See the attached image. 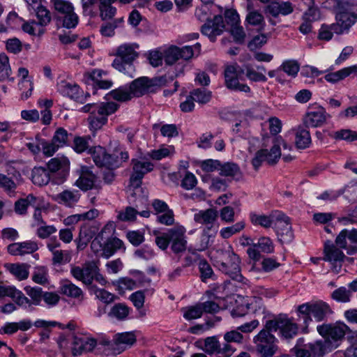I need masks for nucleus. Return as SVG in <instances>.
<instances>
[{
    "label": "nucleus",
    "mask_w": 357,
    "mask_h": 357,
    "mask_svg": "<svg viewBox=\"0 0 357 357\" xmlns=\"http://www.w3.org/2000/svg\"><path fill=\"white\" fill-rule=\"evenodd\" d=\"M194 101L199 104H206L208 102L212 97L211 91L206 89H196L192 90L190 94Z\"/></svg>",
    "instance_id": "nucleus-50"
},
{
    "label": "nucleus",
    "mask_w": 357,
    "mask_h": 357,
    "mask_svg": "<svg viewBox=\"0 0 357 357\" xmlns=\"http://www.w3.org/2000/svg\"><path fill=\"white\" fill-rule=\"evenodd\" d=\"M282 70H283L288 75L291 77H296L299 71L300 66L298 63L294 60L284 61L280 66Z\"/></svg>",
    "instance_id": "nucleus-63"
},
{
    "label": "nucleus",
    "mask_w": 357,
    "mask_h": 357,
    "mask_svg": "<svg viewBox=\"0 0 357 357\" xmlns=\"http://www.w3.org/2000/svg\"><path fill=\"white\" fill-rule=\"evenodd\" d=\"M137 43H124L116 50L112 66L119 72L129 73L133 69V61L139 56Z\"/></svg>",
    "instance_id": "nucleus-3"
},
{
    "label": "nucleus",
    "mask_w": 357,
    "mask_h": 357,
    "mask_svg": "<svg viewBox=\"0 0 357 357\" xmlns=\"http://www.w3.org/2000/svg\"><path fill=\"white\" fill-rule=\"evenodd\" d=\"M91 139L89 136L75 137L73 140V149L77 153H82L86 151H89L91 148L89 141Z\"/></svg>",
    "instance_id": "nucleus-58"
},
{
    "label": "nucleus",
    "mask_w": 357,
    "mask_h": 357,
    "mask_svg": "<svg viewBox=\"0 0 357 357\" xmlns=\"http://www.w3.org/2000/svg\"><path fill=\"white\" fill-rule=\"evenodd\" d=\"M98 265L94 261H87L81 266H74L70 268L71 275L77 280L86 285L91 284L93 276L96 275Z\"/></svg>",
    "instance_id": "nucleus-18"
},
{
    "label": "nucleus",
    "mask_w": 357,
    "mask_h": 357,
    "mask_svg": "<svg viewBox=\"0 0 357 357\" xmlns=\"http://www.w3.org/2000/svg\"><path fill=\"white\" fill-rule=\"evenodd\" d=\"M294 8L290 1H273L266 7L265 11L272 17H278L280 15H288L292 13Z\"/></svg>",
    "instance_id": "nucleus-26"
},
{
    "label": "nucleus",
    "mask_w": 357,
    "mask_h": 357,
    "mask_svg": "<svg viewBox=\"0 0 357 357\" xmlns=\"http://www.w3.org/2000/svg\"><path fill=\"white\" fill-rule=\"evenodd\" d=\"M220 175L225 177H231L238 181L242 178V172L238 165L234 162H225L220 165Z\"/></svg>",
    "instance_id": "nucleus-31"
},
{
    "label": "nucleus",
    "mask_w": 357,
    "mask_h": 357,
    "mask_svg": "<svg viewBox=\"0 0 357 357\" xmlns=\"http://www.w3.org/2000/svg\"><path fill=\"white\" fill-rule=\"evenodd\" d=\"M174 153V147L173 146H162L161 148L153 150L147 153L153 160H160Z\"/></svg>",
    "instance_id": "nucleus-53"
},
{
    "label": "nucleus",
    "mask_w": 357,
    "mask_h": 357,
    "mask_svg": "<svg viewBox=\"0 0 357 357\" xmlns=\"http://www.w3.org/2000/svg\"><path fill=\"white\" fill-rule=\"evenodd\" d=\"M61 292L72 298H78L82 296V290L70 281H66L61 287Z\"/></svg>",
    "instance_id": "nucleus-49"
},
{
    "label": "nucleus",
    "mask_w": 357,
    "mask_h": 357,
    "mask_svg": "<svg viewBox=\"0 0 357 357\" xmlns=\"http://www.w3.org/2000/svg\"><path fill=\"white\" fill-rule=\"evenodd\" d=\"M119 107V105L114 102H100L88 117L89 129L93 132L100 130L107 123L108 116L115 113Z\"/></svg>",
    "instance_id": "nucleus-6"
},
{
    "label": "nucleus",
    "mask_w": 357,
    "mask_h": 357,
    "mask_svg": "<svg viewBox=\"0 0 357 357\" xmlns=\"http://www.w3.org/2000/svg\"><path fill=\"white\" fill-rule=\"evenodd\" d=\"M220 342L215 336L208 337L204 340L203 350L208 355L218 354Z\"/></svg>",
    "instance_id": "nucleus-55"
},
{
    "label": "nucleus",
    "mask_w": 357,
    "mask_h": 357,
    "mask_svg": "<svg viewBox=\"0 0 357 357\" xmlns=\"http://www.w3.org/2000/svg\"><path fill=\"white\" fill-rule=\"evenodd\" d=\"M53 4L55 10L61 15V16L69 13L74 9L73 4L66 0H50Z\"/></svg>",
    "instance_id": "nucleus-61"
},
{
    "label": "nucleus",
    "mask_w": 357,
    "mask_h": 357,
    "mask_svg": "<svg viewBox=\"0 0 357 357\" xmlns=\"http://www.w3.org/2000/svg\"><path fill=\"white\" fill-rule=\"evenodd\" d=\"M74 185L84 192L93 189L98 190L101 189L98 178L86 166L81 167L79 178L74 183Z\"/></svg>",
    "instance_id": "nucleus-15"
},
{
    "label": "nucleus",
    "mask_w": 357,
    "mask_h": 357,
    "mask_svg": "<svg viewBox=\"0 0 357 357\" xmlns=\"http://www.w3.org/2000/svg\"><path fill=\"white\" fill-rule=\"evenodd\" d=\"M225 28L222 15H215L213 20H207L201 27V32L206 36L210 41L215 42L216 37L224 32Z\"/></svg>",
    "instance_id": "nucleus-20"
},
{
    "label": "nucleus",
    "mask_w": 357,
    "mask_h": 357,
    "mask_svg": "<svg viewBox=\"0 0 357 357\" xmlns=\"http://www.w3.org/2000/svg\"><path fill=\"white\" fill-rule=\"evenodd\" d=\"M306 348L312 357H323L326 352L331 351L327 343L321 340L306 344Z\"/></svg>",
    "instance_id": "nucleus-39"
},
{
    "label": "nucleus",
    "mask_w": 357,
    "mask_h": 357,
    "mask_svg": "<svg viewBox=\"0 0 357 357\" xmlns=\"http://www.w3.org/2000/svg\"><path fill=\"white\" fill-rule=\"evenodd\" d=\"M160 128L161 135L166 137H174L178 135L177 126L175 124H165L160 126L158 123L153 125V129Z\"/></svg>",
    "instance_id": "nucleus-57"
},
{
    "label": "nucleus",
    "mask_w": 357,
    "mask_h": 357,
    "mask_svg": "<svg viewBox=\"0 0 357 357\" xmlns=\"http://www.w3.org/2000/svg\"><path fill=\"white\" fill-rule=\"evenodd\" d=\"M113 3H106L100 1L99 4L100 17L102 20L112 19L116 13L115 7L112 6Z\"/></svg>",
    "instance_id": "nucleus-56"
},
{
    "label": "nucleus",
    "mask_w": 357,
    "mask_h": 357,
    "mask_svg": "<svg viewBox=\"0 0 357 357\" xmlns=\"http://www.w3.org/2000/svg\"><path fill=\"white\" fill-rule=\"evenodd\" d=\"M185 233V228L181 225L174 226L162 233L153 231L154 234H158L155 239L157 246L162 250H166L171 244V250L174 254L185 251L188 243Z\"/></svg>",
    "instance_id": "nucleus-1"
},
{
    "label": "nucleus",
    "mask_w": 357,
    "mask_h": 357,
    "mask_svg": "<svg viewBox=\"0 0 357 357\" xmlns=\"http://www.w3.org/2000/svg\"><path fill=\"white\" fill-rule=\"evenodd\" d=\"M330 136L336 140L353 142L357 140V133L349 129H342L333 132Z\"/></svg>",
    "instance_id": "nucleus-51"
},
{
    "label": "nucleus",
    "mask_w": 357,
    "mask_h": 357,
    "mask_svg": "<svg viewBox=\"0 0 357 357\" xmlns=\"http://www.w3.org/2000/svg\"><path fill=\"white\" fill-rule=\"evenodd\" d=\"M217 228H213L212 226L207 227L204 229L201 236L199 250H204L210 246L215 236Z\"/></svg>",
    "instance_id": "nucleus-41"
},
{
    "label": "nucleus",
    "mask_w": 357,
    "mask_h": 357,
    "mask_svg": "<svg viewBox=\"0 0 357 357\" xmlns=\"http://www.w3.org/2000/svg\"><path fill=\"white\" fill-rule=\"evenodd\" d=\"M357 73V65L344 68L334 73H330L325 75V79L331 83H336L344 79L351 74Z\"/></svg>",
    "instance_id": "nucleus-33"
},
{
    "label": "nucleus",
    "mask_w": 357,
    "mask_h": 357,
    "mask_svg": "<svg viewBox=\"0 0 357 357\" xmlns=\"http://www.w3.org/2000/svg\"><path fill=\"white\" fill-rule=\"evenodd\" d=\"M336 243L326 241L324 247L323 260L329 262L332 266V270L338 273L342 268V263L346 258L345 255Z\"/></svg>",
    "instance_id": "nucleus-13"
},
{
    "label": "nucleus",
    "mask_w": 357,
    "mask_h": 357,
    "mask_svg": "<svg viewBox=\"0 0 357 357\" xmlns=\"http://www.w3.org/2000/svg\"><path fill=\"white\" fill-rule=\"evenodd\" d=\"M198 268L200 273L201 280L206 282L208 280H215V275L211 266L206 259H200L198 263Z\"/></svg>",
    "instance_id": "nucleus-46"
},
{
    "label": "nucleus",
    "mask_w": 357,
    "mask_h": 357,
    "mask_svg": "<svg viewBox=\"0 0 357 357\" xmlns=\"http://www.w3.org/2000/svg\"><path fill=\"white\" fill-rule=\"evenodd\" d=\"M281 157L278 146H272L270 151L267 149H260L257 151L251 163L255 170L261 167L263 162H266L268 165H273L278 162Z\"/></svg>",
    "instance_id": "nucleus-19"
},
{
    "label": "nucleus",
    "mask_w": 357,
    "mask_h": 357,
    "mask_svg": "<svg viewBox=\"0 0 357 357\" xmlns=\"http://www.w3.org/2000/svg\"><path fill=\"white\" fill-rule=\"evenodd\" d=\"M96 228L89 227L87 225H83L80 227L79 234V244L78 247L80 245L86 246L87 243L92 239V238L95 236V233L96 231Z\"/></svg>",
    "instance_id": "nucleus-45"
},
{
    "label": "nucleus",
    "mask_w": 357,
    "mask_h": 357,
    "mask_svg": "<svg viewBox=\"0 0 357 357\" xmlns=\"http://www.w3.org/2000/svg\"><path fill=\"white\" fill-rule=\"evenodd\" d=\"M132 172L130 178V183L132 185L137 188L142 184V180L144 175L153 169V164L145 158H133L131 160Z\"/></svg>",
    "instance_id": "nucleus-14"
},
{
    "label": "nucleus",
    "mask_w": 357,
    "mask_h": 357,
    "mask_svg": "<svg viewBox=\"0 0 357 357\" xmlns=\"http://www.w3.org/2000/svg\"><path fill=\"white\" fill-rule=\"evenodd\" d=\"M136 342V336L133 332L117 333L114 336V349H120L119 353L124 351L128 346L132 345Z\"/></svg>",
    "instance_id": "nucleus-29"
},
{
    "label": "nucleus",
    "mask_w": 357,
    "mask_h": 357,
    "mask_svg": "<svg viewBox=\"0 0 357 357\" xmlns=\"http://www.w3.org/2000/svg\"><path fill=\"white\" fill-rule=\"evenodd\" d=\"M336 245L352 255L357 252V229H342L335 238Z\"/></svg>",
    "instance_id": "nucleus-17"
},
{
    "label": "nucleus",
    "mask_w": 357,
    "mask_h": 357,
    "mask_svg": "<svg viewBox=\"0 0 357 357\" xmlns=\"http://www.w3.org/2000/svg\"><path fill=\"white\" fill-rule=\"evenodd\" d=\"M37 197L33 194L28 195L25 198H21L15 203V211L20 215H25L29 206L35 207Z\"/></svg>",
    "instance_id": "nucleus-37"
},
{
    "label": "nucleus",
    "mask_w": 357,
    "mask_h": 357,
    "mask_svg": "<svg viewBox=\"0 0 357 357\" xmlns=\"http://www.w3.org/2000/svg\"><path fill=\"white\" fill-rule=\"evenodd\" d=\"M250 219L252 225L261 226L266 229L271 227L273 224V218L264 214L251 213L250 214Z\"/></svg>",
    "instance_id": "nucleus-42"
},
{
    "label": "nucleus",
    "mask_w": 357,
    "mask_h": 357,
    "mask_svg": "<svg viewBox=\"0 0 357 357\" xmlns=\"http://www.w3.org/2000/svg\"><path fill=\"white\" fill-rule=\"evenodd\" d=\"M11 72L8 56L5 53L0 54V82L6 79L13 82L14 77H10Z\"/></svg>",
    "instance_id": "nucleus-44"
},
{
    "label": "nucleus",
    "mask_w": 357,
    "mask_h": 357,
    "mask_svg": "<svg viewBox=\"0 0 357 357\" xmlns=\"http://www.w3.org/2000/svg\"><path fill=\"white\" fill-rule=\"evenodd\" d=\"M89 153L95 164L100 167H105L107 169H114L121 166V160L119 159L118 153H109L106 149L100 146L91 147L89 149Z\"/></svg>",
    "instance_id": "nucleus-10"
},
{
    "label": "nucleus",
    "mask_w": 357,
    "mask_h": 357,
    "mask_svg": "<svg viewBox=\"0 0 357 357\" xmlns=\"http://www.w3.org/2000/svg\"><path fill=\"white\" fill-rule=\"evenodd\" d=\"M69 160L66 157H61V158H52L47 164V170L51 172H56L60 169L64 172V174H66V172L69 167Z\"/></svg>",
    "instance_id": "nucleus-40"
},
{
    "label": "nucleus",
    "mask_w": 357,
    "mask_h": 357,
    "mask_svg": "<svg viewBox=\"0 0 357 357\" xmlns=\"http://www.w3.org/2000/svg\"><path fill=\"white\" fill-rule=\"evenodd\" d=\"M243 73V70L237 64L226 66L224 70L226 87L231 91L249 93L250 91V86L239 82Z\"/></svg>",
    "instance_id": "nucleus-12"
},
{
    "label": "nucleus",
    "mask_w": 357,
    "mask_h": 357,
    "mask_svg": "<svg viewBox=\"0 0 357 357\" xmlns=\"http://www.w3.org/2000/svg\"><path fill=\"white\" fill-rule=\"evenodd\" d=\"M129 312L130 308L126 305L116 303L111 308L109 315L118 320H124L128 317Z\"/></svg>",
    "instance_id": "nucleus-48"
},
{
    "label": "nucleus",
    "mask_w": 357,
    "mask_h": 357,
    "mask_svg": "<svg viewBox=\"0 0 357 357\" xmlns=\"http://www.w3.org/2000/svg\"><path fill=\"white\" fill-rule=\"evenodd\" d=\"M58 91L63 96L79 101L80 98V89L76 84L67 82L65 79L61 80L57 84Z\"/></svg>",
    "instance_id": "nucleus-27"
},
{
    "label": "nucleus",
    "mask_w": 357,
    "mask_h": 357,
    "mask_svg": "<svg viewBox=\"0 0 357 357\" xmlns=\"http://www.w3.org/2000/svg\"><path fill=\"white\" fill-rule=\"evenodd\" d=\"M193 56L194 51L192 47L190 45H185L182 47L172 45L163 53L164 61L168 66L174 64L179 59L188 61Z\"/></svg>",
    "instance_id": "nucleus-16"
},
{
    "label": "nucleus",
    "mask_w": 357,
    "mask_h": 357,
    "mask_svg": "<svg viewBox=\"0 0 357 357\" xmlns=\"http://www.w3.org/2000/svg\"><path fill=\"white\" fill-rule=\"evenodd\" d=\"M244 227L245 222L243 221H240L230 227L222 228L220 231V234L223 238H229L232 235L240 232L244 229Z\"/></svg>",
    "instance_id": "nucleus-62"
},
{
    "label": "nucleus",
    "mask_w": 357,
    "mask_h": 357,
    "mask_svg": "<svg viewBox=\"0 0 357 357\" xmlns=\"http://www.w3.org/2000/svg\"><path fill=\"white\" fill-rule=\"evenodd\" d=\"M330 118L322 107H317L308 112L304 119L303 123L306 127L316 128L322 126Z\"/></svg>",
    "instance_id": "nucleus-22"
},
{
    "label": "nucleus",
    "mask_w": 357,
    "mask_h": 357,
    "mask_svg": "<svg viewBox=\"0 0 357 357\" xmlns=\"http://www.w3.org/2000/svg\"><path fill=\"white\" fill-rule=\"evenodd\" d=\"M139 209L140 208L138 204H136L135 207L127 206L123 211H119L117 218L123 222H132L135 220L137 214L144 218H149L150 216V211L149 210L139 211Z\"/></svg>",
    "instance_id": "nucleus-28"
},
{
    "label": "nucleus",
    "mask_w": 357,
    "mask_h": 357,
    "mask_svg": "<svg viewBox=\"0 0 357 357\" xmlns=\"http://www.w3.org/2000/svg\"><path fill=\"white\" fill-rule=\"evenodd\" d=\"M317 332L322 336L330 347V350L339 346L349 328L344 324H324L317 327Z\"/></svg>",
    "instance_id": "nucleus-7"
},
{
    "label": "nucleus",
    "mask_w": 357,
    "mask_h": 357,
    "mask_svg": "<svg viewBox=\"0 0 357 357\" xmlns=\"http://www.w3.org/2000/svg\"><path fill=\"white\" fill-rule=\"evenodd\" d=\"M24 291L26 294L31 298V301L32 304L35 305H40L43 295L42 288L39 287H31L30 286H26L24 287Z\"/></svg>",
    "instance_id": "nucleus-59"
},
{
    "label": "nucleus",
    "mask_w": 357,
    "mask_h": 357,
    "mask_svg": "<svg viewBox=\"0 0 357 357\" xmlns=\"http://www.w3.org/2000/svg\"><path fill=\"white\" fill-rule=\"evenodd\" d=\"M31 279L35 283L40 285L48 284L49 280L47 268L44 266H36L34 268Z\"/></svg>",
    "instance_id": "nucleus-47"
},
{
    "label": "nucleus",
    "mask_w": 357,
    "mask_h": 357,
    "mask_svg": "<svg viewBox=\"0 0 357 357\" xmlns=\"http://www.w3.org/2000/svg\"><path fill=\"white\" fill-rule=\"evenodd\" d=\"M109 95L114 100L120 102H126L133 98L128 85L111 91Z\"/></svg>",
    "instance_id": "nucleus-43"
},
{
    "label": "nucleus",
    "mask_w": 357,
    "mask_h": 357,
    "mask_svg": "<svg viewBox=\"0 0 357 357\" xmlns=\"http://www.w3.org/2000/svg\"><path fill=\"white\" fill-rule=\"evenodd\" d=\"M265 328L272 332L279 331L280 336L285 340L293 338L296 335L298 330L296 324L286 317H281L266 321Z\"/></svg>",
    "instance_id": "nucleus-11"
},
{
    "label": "nucleus",
    "mask_w": 357,
    "mask_h": 357,
    "mask_svg": "<svg viewBox=\"0 0 357 357\" xmlns=\"http://www.w3.org/2000/svg\"><path fill=\"white\" fill-rule=\"evenodd\" d=\"M311 144L310 131L302 126H299L295 132V145L298 149L308 148Z\"/></svg>",
    "instance_id": "nucleus-32"
},
{
    "label": "nucleus",
    "mask_w": 357,
    "mask_h": 357,
    "mask_svg": "<svg viewBox=\"0 0 357 357\" xmlns=\"http://www.w3.org/2000/svg\"><path fill=\"white\" fill-rule=\"evenodd\" d=\"M32 182L38 186L47 185L50 181V175L47 169L42 167H34L31 172Z\"/></svg>",
    "instance_id": "nucleus-35"
},
{
    "label": "nucleus",
    "mask_w": 357,
    "mask_h": 357,
    "mask_svg": "<svg viewBox=\"0 0 357 357\" xmlns=\"http://www.w3.org/2000/svg\"><path fill=\"white\" fill-rule=\"evenodd\" d=\"M123 245V242L116 237L108 238L104 243L103 252L101 253V256L107 259L121 249Z\"/></svg>",
    "instance_id": "nucleus-38"
},
{
    "label": "nucleus",
    "mask_w": 357,
    "mask_h": 357,
    "mask_svg": "<svg viewBox=\"0 0 357 357\" xmlns=\"http://www.w3.org/2000/svg\"><path fill=\"white\" fill-rule=\"evenodd\" d=\"M81 194L79 190L68 189L54 195L53 199L59 204L71 208L78 203Z\"/></svg>",
    "instance_id": "nucleus-24"
},
{
    "label": "nucleus",
    "mask_w": 357,
    "mask_h": 357,
    "mask_svg": "<svg viewBox=\"0 0 357 357\" xmlns=\"http://www.w3.org/2000/svg\"><path fill=\"white\" fill-rule=\"evenodd\" d=\"M54 265L65 264L70 261L71 255L68 250H57L52 252Z\"/></svg>",
    "instance_id": "nucleus-54"
},
{
    "label": "nucleus",
    "mask_w": 357,
    "mask_h": 357,
    "mask_svg": "<svg viewBox=\"0 0 357 357\" xmlns=\"http://www.w3.org/2000/svg\"><path fill=\"white\" fill-rule=\"evenodd\" d=\"M38 249L37 243L28 241L21 243H13L8 245V252L13 256H23L31 254Z\"/></svg>",
    "instance_id": "nucleus-25"
},
{
    "label": "nucleus",
    "mask_w": 357,
    "mask_h": 357,
    "mask_svg": "<svg viewBox=\"0 0 357 357\" xmlns=\"http://www.w3.org/2000/svg\"><path fill=\"white\" fill-rule=\"evenodd\" d=\"M97 345V340L89 337H74L72 347V354L74 356L91 352Z\"/></svg>",
    "instance_id": "nucleus-23"
},
{
    "label": "nucleus",
    "mask_w": 357,
    "mask_h": 357,
    "mask_svg": "<svg viewBox=\"0 0 357 357\" xmlns=\"http://www.w3.org/2000/svg\"><path fill=\"white\" fill-rule=\"evenodd\" d=\"M167 83L165 76L149 78L141 77L133 80L128 86L132 97H141L149 93H154L158 88Z\"/></svg>",
    "instance_id": "nucleus-8"
},
{
    "label": "nucleus",
    "mask_w": 357,
    "mask_h": 357,
    "mask_svg": "<svg viewBox=\"0 0 357 357\" xmlns=\"http://www.w3.org/2000/svg\"><path fill=\"white\" fill-rule=\"evenodd\" d=\"M218 218V211L213 208H208L204 211H199L194 215V220L197 223L211 225L213 227V224Z\"/></svg>",
    "instance_id": "nucleus-34"
},
{
    "label": "nucleus",
    "mask_w": 357,
    "mask_h": 357,
    "mask_svg": "<svg viewBox=\"0 0 357 357\" xmlns=\"http://www.w3.org/2000/svg\"><path fill=\"white\" fill-rule=\"evenodd\" d=\"M240 264L239 257L231 250H221L220 259L216 261V265L221 272L234 280L245 283V278L241 274Z\"/></svg>",
    "instance_id": "nucleus-5"
},
{
    "label": "nucleus",
    "mask_w": 357,
    "mask_h": 357,
    "mask_svg": "<svg viewBox=\"0 0 357 357\" xmlns=\"http://www.w3.org/2000/svg\"><path fill=\"white\" fill-rule=\"evenodd\" d=\"M271 332L265 328L254 337L256 351L260 357H272L278 349L276 338Z\"/></svg>",
    "instance_id": "nucleus-9"
},
{
    "label": "nucleus",
    "mask_w": 357,
    "mask_h": 357,
    "mask_svg": "<svg viewBox=\"0 0 357 357\" xmlns=\"http://www.w3.org/2000/svg\"><path fill=\"white\" fill-rule=\"evenodd\" d=\"M275 232L282 243H289L294 238L290 219L283 213L279 214L274 222Z\"/></svg>",
    "instance_id": "nucleus-21"
},
{
    "label": "nucleus",
    "mask_w": 357,
    "mask_h": 357,
    "mask_svg": "<svg viewBox=\"0 0 357 357\" xmlns=\"http://www.w3.org/2000/svg\"><path fill=\"white\" fill-rule=\"evenodd\" d=\"M58 18L62 21L63 26L67 29L75 28L79 21V17L74 12V9L70 11L69 13L59 16Z\"/></svg>",
    "instance_id": "nucleus-60"
},
{
    "label": "nucleus",
    "mask_w": 357,
    "mask_h": 357,
    "mask_svg": "<svg viewBox=\"0 0 357 357\" xmlns=\"http://www.w3.org/2000/svg\"><path fill=\"white\" fill-rule=\"evenodd\" d=\"M255 245L257 246L261 252L270 254L274 251L273 243L269 237H260Z\"/></svg>",
    "instance_id": "nucleus-64"
},
{
    "label": "nucleus",
    "mask_w": 357,
    "mask_h": 357,
    "mask_svg": "<svg viewBox=\"0 0 357 357\" xmlns=\"http://www.w3.org/2000/svg\"><path fill=\"white\" fill-rule=\"evenodd\" d=\"M297 313L298 316L307 326L312 320L317 322L326 321L333 314V310L327 303L323 301H317L298 305Z\"/></svg>",
    "instance_id": "nucleus-2"
},
{
    "label": "nucleus",
    "mask_w": 357,
    "mask_h": 357,
    "mask_svg": "<svg viewBox=\"0 0 357 357\" xmlns=\"http://www.w3.org/2000/svg\"><path fill=\"white\" fill-rule=\"evenodd\" d=\"M36 11V15L38 18V25L43 26L47 25L51 21V15L50 11L43 6L38 5L36 8H33Z\"/></svg>",
    "instance_id": "nucleus-52"
},
{
    "label": "nucleus",
    "mask_w": 357,
    "mask_h": 357,
    "mask_svg": "<svg viewBox=\"0 0 357 357\" xmlns=\"http://www.w3.org/2000/svg\"><path fill=\"white\" fill-rule=\"evenodd\" d=\"M6 269L18 280L28 278L31 266L26 263H15L6 264Z\"/></svg>",
    "instance_id": "nucleus-30"
},
{
    "label": "nucleus",
    "mask_w": 357,
    "mask_h": 357,
    "mask_svg": "<svg viewBox=\"0 0 357 357\" xmlns=\"http://www.w3.org/2000/svg\"><path fill=\"white\" fill-rule=\"evenodd\" d=\"M335 10L337 22L332 24V29L335 33L341 34L357 21V13L352 10L350 0H338Z\"/></svg>",
    "instance_id": "nucleus-4"
},
{
    "label": "nucleus",
    "mask_w": 357,
    "mask_h": 357,
    "mask_svg": "<svg viewBox=\"0 0 357 357\" xmlns=\"http://www.w3.org/2000/svg\"><path fill=\"white\" fill-rule=\"evenodd\" d=\"M29 75V70L26 68H20L18 69V76L22 79L18 83V86L20 90L28 88V91L22 93V97L28 98L31 96V92L33 89V83L30 79H27Z\"/></svg>",
    "instance_id": "nucleus-36"
}]
</instances>
